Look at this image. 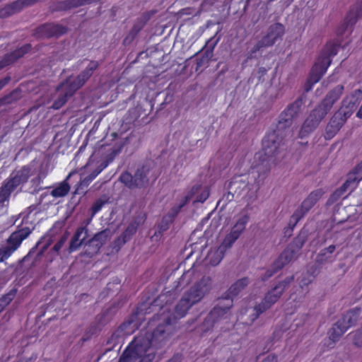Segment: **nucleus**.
<instances>
[{"mask_svg":"<svg viewBox=\"0 0 362 362\" xmlns=\"http://www.w3.org/2000/svg\"><path fill=\"white\" fill-rule=\"evenodd\" d=\"M212 288V279L207 276H202L183 293L182 298L175 305V313L173 315L165 316L161 315L153 316L148 322L147 327L142 329L140 332L151 334L156 332L159 327H162L165 337L160 343V348H161L169 337V334L167 332L168 327L175 323L178 319L184 317L194 305L202 301L211 292Z\"/></svg>","mask_w":362,"mask_h":362,"instance_id":"1","label":"nucleus"},{"mask_svg":"<svg viewBox=\"0 0 362 362\" xmlns=\"http://www.w3.org/2000/svg\"><path fill=\"white\" fill-rule=\"evenodd\" d=\"M164 337L162 327L151 334L139 332L124 350L118 362H153L156 351H151L150 348L160 349V343Z\"/></svg>","mask_w":362,"mask_h":362,"instance_id":"2","label":"nucleus"},{"mask_svg":"<svg viewBox=\"0 0 362 362\" xmlns=\"http://www.w3.org/2000/svg\"><path fill=\"white\" fill-rule=\"evenodd\" d=\"M344 90L343 85H337L327 93L322 101L313 110L303 122L298 134L300 139L307 137L319 125L322 119L340 98Z\"/></svg>","mask_w":362,"mask_h":362,"instance_id":"3","label":"nucleus"},{"mask_svg":"<svg viewBox=\"0 0 362 362\" xmlns=\"http://www.w3.org/2000/svg\"><path fill=\"white\" fill-rule=\"evenodd\" d=\"M160 174V171L154 160H146L144 165L136 168L134 175L128 171L122 173L119 176V181L130 189H144L150 182H154Z\"/></svg>","mask_w":362,"mask_h":362,"instance_id":"4","label":"nucleus"},{"mask_svg":"<svg viewBox=\"0 0 362 362\" xmlns=\"http://www.w3.org/2000/svg\"><path fill=\"white\" fill-rule=\"evenodd\" d=\"M340 46L341 42L335 40H329L325 44L310 70L309 83L313 85L322 78L330 66L332 58L337 54Z\"/></svg>","mask_w":362,"mask_h":362,"instance_id":"5","label":"nucleus"},{"mask_svg":"<svg viewBox=\"0 0 362 362\" xmlns=\"http://www.w3.org/2000/svg\"><path fill=\"white\" fill-rule=\"evenodd\" d=\"M34 228L33 222L29 220V216H23L21 223L16 226V230L6 239V245L0 247V262L8 259L20 247L22 242L31 234Z\"/></svg>","mask_w":362,"mask_h":362,"instance_id":"6","label":"nucleus"},{"mask_svg":"<svg viewBox=\"0 0 362 362\" xmlns=\"http://www.w3.org/2000/svg\"><path fill=\"white\" fill-rule=\"evenodd\" d=\"M294 276H288L279 282L274 288L269 290L264 296L262 302L254 307L255 313L252 314L251 321L253 322L258 317L270 308L281 298L284 291L293 281Z\"/></svg>","mask_w":362,"mask_h":362,"instance_id":"7","label":"nucleus"},{"mask_svg":"<svg viewBox=\"0 0 362 362\" xmlns=\"http://www.w3.org/2000/svg\"><path fill=\"white\" fill-rule=\"evenodd\" d=\"M30 169L23 168L22 169L12 173L9 177L5 180L0 187V206L8 203L11 193L13 192L18 186L25 183L30 177Z\"/></svg>","mask_w":362,"mask_h":362,"instance_id":"8","label":"nucleus"},{"mask_svg":"<svg viewBox=\"0 0 362 362\" xmlns=\"http://www.w3.org/2000/svg\"><path fill=\"white\" fill-rule=\"evenodd\" d=\"M361 308L358 307L349 310L329 330V339L332 341L331 348H333L340 337L356 324L361 315Z\"/></svg>","mask_w":362,"mask_h":362,"instance_id":"9","label":"nucleus"},{"mask_svg":"<svg viewBox=\"0 0 362 362\" xmlns=\"http://www.w3.org/2000/svg\"><path fill=\"white\" fill-rule=\"evenodd\" d=\"M285 133L279 129H274L268 132L262 139V151L266 158L277 156L286 145Z\"/></svg>","mask_w":362,"mask_h":362,"instance_id":"10","label":"nucleus"},{"mask_svg":"<svg viewBox=\"0 0 362 362\" xmlns=\"http://www.w3.org/2000/svg\"><path fill=\"white\" fill-rule=\"evenodd\" d=\"M285 28L284 25L280 23H275L271 25L267 30L266 35L262 37L256 45L250 50L247 54V59H251L255 57L257 52L264 48L273 46L275 42L281 39L284 34Z\"/></svg>","mask_w":362,"mask_h":362,"instance_id":"11","label":"nucleus"},{"mask_svg":"<svg viewBox=\"0 0 362 362\" xmlns=\"http://www.w3.org/2000/svg\"><path fill=\"white\" fill-rule=\"evenodd\" d=\"M324 193L325 192L322 188L317 189L311 192L303 201L300 206L293 212L290 218L288 224L291 230L293 229L298 221L315 205Z\"/></svg>","mask_w":362,"mask_h":362,"instance_id":"12","label":"nucleus"},{"mask_svg":"<svg viewBox=\"0 0 362 362\" xmlns=\"http://www.w3.org/2000/svg\"><path fill=\"white\" fill-rule=\"evenodd\" d=\"M303 105L301 98H297L294 102L289 104L286 109L279 115L278 124L275 129H279L285 133V129L290 127L293 123V119L299 112Z\"/></svg>","mask_w":362,"mask_h":362,"instance_id":"13","label":"nucleus"},{"mask_svg":"<svg viewBox=\"0 0 362 362\" xmlns=\"http://www.w3.org/2000/svg\"><path fill=\"white\" fill-rule=\"evenodd\" d=\"M249 221L250 216L248 214L246 213L240 216L231 228L230 233L224 238L221 243V248L224 247L225 250L230 249L245 231Z\"/></svg>","mask_w":362,"mask_h":362,"instance_id":"14","label":"nucleus"},{"mask_svg":"<svg viewBox=\"0 0 362 362\" xmlns=\"http://www.w3.org/2000/svg\"><path fill=\"white\" fill-rule=\"evenodd\" d=\"M296 251L291 245H288L273 262L270 269H268L262 276V281H266L274 274L281 270L285 265L288 264L294 257Z\"/></svg>","mask_w":362,"mask_h":362,"instance_id":"15","label":"nucleus"},{"mask_svg":"<svg viewBox=\"0 0 362 362\" xmlns=\"http://www.w3.org/2000/svg\"><path fill=\"white\" fill-rule=\"evenodd\" d=\"M108 237L107 230H102L97 233L94 236L84 243L81 257L92 258L99 252L102 246L106 243Z\"/></svg>","mask_w":362,"mask_h":362,"instance_id":"16","label":"nucleus"},{"mask_svg":"<svg viewBox=\"0 0 362 362\" xmlns=\"http://www.w3.org/2000/svg\"><path fill=\"white\" fill-rule=\"evenodd\" d=\"M100 62L95 60H90L88 64L76 77H69L66 80L74 87L75 90L80 89L93 75L98 69Z\"/></svg>","mask_w":362,"mask_h":362,"instance_id":"17","label":"nucleus"},{"mask_svg":"<svg viewBox=\"0 0 362 362\" xmlns=\"http://www.w3.org/2000/svg\"><path fill=\"white\" fill-rule=\"evenodd\" d=\"M362 16V0H358L347 13L344 22L336 30L337 36H341L345 33L349 27H352L356 24L358 19Z\"/></svg>","mask_w":362,"mask_h":362,"instance_id":"18","label":"nucleus"},{"mask_svg":"<svg viewBox=\"0 0 362 362\" xmlns=\"http://www.w3.org/2000/svg\"><path fill=\"white\" fill-rule=\"evenodd\" d=\"M362 180V162L358 164L354 170L348 174L346 181L337 188L331 195L333 200H337L342 197L347 189L354 184L358 183Z\"/></svg>","mask_w":362,"mask_h":362,"instance_id":"19","label":"nucleus"},{"mask_svg":"<svg viewBox=\"0 0 362 362\" xmlns=\"http://www.w3.org/2000/svg\"><path fill=\"white\" fill-rule=\"evenodd\" d=\"M67 31L66 27L57 23H45L38 26L34 32V35L38 38L58 37Z\"/></svg>","mask_w":362,"mask_h":362,"instance_id":"20","label":"nucleus"},{"mask_svg":"<svg viewBox=\"0 0 362 362\" xmlns=\"http://www.w3.org/2000/svg\"><path fill=\"white\" fill-rule=\"evenodd\" d=\"M77 90L74 89L69 81L65 80L62 82L57 88V91L61 93L59 94L57 99L52 103V107L54 110H59L63 107L68 100L74 95Z\"/></svg>","mask_w":362,"mask_h":362,"instance_id":"21","label":"nucleus"},{"mask_svg":"<svg viewBox=\"0 0 362 362\" xmlns=\"http://www.w3.org/2000/svg\"><path fill=\"white\" fill-rule=\"evenodd\" d=\"M233 302L230 300L226 301L221 297L218 299V304L209 312L205 319V322H210L212 323L221 319L232 308Z\"/></svg>","mask_w":362,"mask_h":362,"instance_id":"22","label":"nucleus"},{"mask_svg":"<svg viewBox=\"0 0 362 362\" xmlns=\"http://www.w3.org/2000/svg\"><path fill=\"white\" fill-rule=\"evenodd\" d=\"M268 160L264 159L257 160V163L255 165L252 164L250 170V174L252 175L255 182L258 186L264 181L270 170Z\"/></svg>","mask_w":362,"mask_h":362,"instance_id":"23","label":"nucleus"},{"mask_svg":"<svg viewBox=\"0 0 362 362\" xmlns=\"http://www.w3.org/2000/svg\"><path fill=\"white\" fill-rule=\"evenodd\" d=\"M249 284V279L243 277L237 280L230 288L223 294L222 299L226 301L228 300L233 301V298L237 296Z\"/></svg>","mask_w":362,"mask_h":362,"instance_id":"24","label":"nucleus"},{"mask_svg":"<svg viewBox=\"0 0 362 362\" xmlns=\"http://www.w3.org/2000/svg\"><path fill=\"white\" fill-rule=\"evenodd\" d=\"M148 19L149 16L147 14H144L141 17L138 18L132 29L124 39L123 43L124 45L131 43L143 29Z\"/></svg>","mask_w":362,"mask_h":362,"instance_id":"25","label":"nucleus"},{"mask_svg":"<svg viewBox=\"0 0 362 362\" xmlns=\"http://www.w3.org/2000/svg\"><path fill=\"white\" fill-rule=\"evenodd\" d=\"M345 122V119L341 116L334 115L329 122L325 129V138L330 139L340 130Z\"/></svg>","mask_w":362,"mask_h":362,"instance_id":"26","label":"nucleus"},{"mask_svg":"<svg viewBox=\"0 0 362 362\" xmlns=\"http://www.w3.org/2000/svg\"><path fill=\"white\" fill-rule=\"evenodd\" d=\"M83 233L86 234L87 230L83 227H78L70 240L69 247V253L76 251L81 245H84L86 235L81 238Z\"/></svg>","mask_w":362,"mask_h":362,"instance_id":"27","label":"nucleus"},{"mask_svg":"<svg viewBox=\"0 0 362 362\" xmlns=\"http://www.w3.org/2000/svg\"><path fill=\"white\" fill-rule=\"evenodd\" d=\"M220 37L216 38V35L209 38L205 43L204 47L202 48H206V50L204 53L202 59L197 62V66H201L202 65L203 61L206 59L207 61L212 57L214 50L218 43Z\"/></svg>","mask_w":362,"mask_h":362,"instance_id":"28","label":"nucleus"},{"mask_svg":"<svg viewBox=\"0 0 362 362\" xmlns=\"http://www.w3.org/2000/svg\"><path fill=\"white\" fill-rule=\"evenodd\" d=\"M247 186L246 182L240 179V176L233 177L228 183L230 193L240 194Z\"/></svg>","mask_w":362,"mask_h":362,"instance_id":"29","label":"nucleus"},{"mask_svg":"<svg viewBox=\"0 0 362 362\" xmlns=\"http://www.w3.org/2000/svg\"><path fill=\"white\" fill-rule=\"evenodd\" d=\"M69 177V175L67 176L66 179L62 181L55 187L51 191V195L55 198L63 197L66 196L69 192L70 191V186L67 182V179Z\"/></svg>","mask_w":362,"mask_h":362,"instance_id":"30","label":"nucleus"},{"mask_svg":"<svg viewBox=\"0 0 362 362\" xmlns=\"http://www.w3.org/2000/svg\"><path fill=\"white\" fill-rule=\"evenodd\" d=\"M123 146L122 144H103L101 146V150L107 153L105 158H115V157L121 151Z\"/></svg>","mask_w":362,"mask_h":362,"instance_id":"31","label":"nucleus"},{"mask_svg":"<svg viewBox=\"0 0 362 362\" xmlns=\"http://www.w3.org/2000/svg\"><path fill=\"white\" fill-rule=\"evenodd\" d=\"M192 196L193 193H189L188 194L185 196L180 200V202L178 204L174 206L167 214L175 221V218L177 217V216L180 212L182 209L190 201Z\"/></svg>","mask_w":362,"mask_h":362,"instance_id":"32","label":"nucleus"},{"mask_svg":"<svg viewBox=\"0 0 362 362\" xmlns=\"http://www.w3.org/2000/svg\"><path fill=\"white\" fill-rule=\"evenodd\" d=\"M20 90L14 89L9 93L0 98V107L17 102L20 99Z\"/></svg>","mask_w":362,"mask_h":362,"instance_id":"33","label":"nucleus"},{"mask_svg":"<svg viewBox=\"0 0 362 362\" xmlns=\"http://www.w3.org/2000/svg\"><path fill=\"white\" fill-rule=\"evenodd\" d=\"M40 0H16L11 3L13 13H19L23 8L30 6Z\"/></svg>","mask_w":362,"mask_h":362,"instance_id":"34","label":"nucleus"},{"mask_svg":"<svg viewBox=\"0 0 362 362\" xmlns=\"http://www.w3.org/2000/svg\"><path fill=\"white\" fill-rule=\"evenodd\" d=\"M113 160H103V162L101 163L94 170H93L84 180V181H87L88 182L93 180L110 163V162Z\"/></svg>","mask_w":362,"mask_h":362,"instance_id":"35","label":"nucleus"},{"mask_svg":"<svg viewBox=\"0 0 362 362\" xmlns=\"http://www.w3.org/2000/svg\"><path fill=\"white\" fill-rule=\"evenodd\" d=\"M113 160H103V162L101 163L94 170H93L84 180V181H87L88 182L93 180L110 163V162Z\"/></svg>","mask_w":362,"mask_h":362,"instance_id":"36","label":"nucleus"},{"mask_svg":"<svg viewBox=\"0 0 362 362\" xmlns=\"http://www.w3.org/2000/svg\"><path fill=\"white\" fill-rule=\"evenodd\" d=\"M113 160H103V162L101 163L94 170H93L84 180V181H87L88 182L93 180L110 163V162Z\"/></svg>","mask_w":362,"mask_h":362,"instance_id":"37","label":"nucleus"},{"mask_svg":"<svg viewBox=\"0 0 362 362\" xmlns=\"http://www.w3.org/2000/svg\"><path fill=\"white\" fill-rule=\"evenodd\" d=\"M109 199L104 196L96 199L90 207V214L92 216H94L98 214L103 207V206L108 202Z\"/></svg>","mask_w":362,"mask_h":362,"instance_id":"38","label":"nucleus"},{"mask_svg":"<svg viewBox=\"0 0 362 362\" xmlns=\"http://www.w3.org/2000/svg\"><path fill=\"white\" fill-rule=\"evenodd\" d=\"M174 220L168 214H165L162 218L160 223L158 224V230L159 232H165L166 231L170 226L173 223Z\"/></svg>","mask_w":362,"mask_h":362,"instance_id":"39","label":"nucleus"},{"mask_svg":"<svg viewBox=\"0 0 362 362\" xmlns=\"http://www.w3.org/2000/svg\"><path fill=\"white\" fill-rule=\"evenodd\" d=\"M226 250L224 247H221V246L214 253L213 256L210 257L209 262L213 266H216L219 264L223 257V252Z\"/></svg>","mask_w":362,"mask_h":362,"instance_id":"40","label":"nucleus"},{"mask_svg":"<svg viewBox=\"0 0 362 362\" xmlns=\"http://www.w3.org/2000/svg\"><path fill=\"white\" fill-rule=\"evenodd\" d=\"M137 227L133 224H129L127 228L120 235L127 241H129L132 237L136 233Z\"/></svg>","mask_w":362,"mask_h":362,"instance_id":"41","label":"nucleus"},{"mask_svg":"<svg viewBox=\"0 0 362 362\" xmlns=\"http://www.w3.org/2000/svg\"><path fill=\"white\" fill-rule=\"evenodd\" d=\"M194 270L189 269L185 272L181 277L179 279L178 284L179 286H185V284H188L191 281V277L194 275Z\"/></svg>","mask_w":362,"mask_h":362,"instance_id":"42","label":"nucleus"},{"mask_svg":"<svg viewBox=\"0 0 362 362\" xmlns=\"http://www.w3.org/2000/svg\"><path fill=\"white\" fill-rule=\"evenodd\" d=\"M71 6L69 0L57 2L52 8V11H66L70 10Z\"/></svg>","mask_w":362,"mask_h":362,"instance_id":"43","label":"nucleus"},{"mask_svg":"<svg viewBox=\"0 0 362 362\" xmlns=\"http://www.w3.org/2000/svg\"><path fill=\"white\" fill-rule=\"evenodd\" d=\"M136 317L137 314H134L132 316H130V317L127 321H125L121 325L120 328L122 329H124L127 326L132 325V328L139 329V324L137 322H135L134 320V319L136 318Z\"/></svg>","mask_w":362,"mask_h":362,"instance_id":"44","label":"nucleus"},{"mask_svg":"<svg viewBox=\"0 0 362 362\" xmlns=\"http://www.w3.org/2000/svg\"><path fill=\"white\" fill-rule=\"evenodd\" d=\"M16 296V291H11L0 298V303L5 308L10 304Z\"/></svg>","mask_w":362,"mask_h":362,"instance_id":"45","label":"nucleus"},{"mask_svg":"<svg viewBox=\"0 0 362 362\" xmlns=\"http://www.w3.org/2000/svg\"><path fill=\"white\" fill-rule=\"evenodd\" d=\"M13 11L10 4L0 8V18H5L13 15Z\"/></svg>","mask_w":362,"mask_h":362,"instance_id":"46","label":"nucleus"},{"mask_svg":"<svg viewBox=\"0 0 362 362\" xmlns=\"http://www.w3.org/2000/svg\"><path fill=\"white\" fill-rule=\"evenodd\" d=\"M15 62L16 60H14V58L11 56V52L6 54L0 61V69H3L4 67L14 63Z\"/></svg>","mask_w":362,"mask_h":362,"instance_id":"47","label":"nucleus"},{"mask_svg":"<svg viewBox=\"0 0 362 362\" xmlns=\"http://www.w3.org/2000/svg\"><path fill=\"white\" fill-rule=\"evenodd\" d=\"M95 1V0H69L71 8H75L86 4H89Z\"/></svg>","mask_w":362,"mask_h":362,"instance_id":"48","label":"nucleus"},{"mask_svg":"<svg viewBox=\"0 0 362 362\" xmlns=\"http://www.w3.org/2000/svg\"><path fill=\"white\" fill-rule=\"evenodd\" d=\"M127 242V241L125 239H124L121 235H119L117 239H115L113 241L112 247L113 250L119 251Z\"/></svg>","mask_w":362,"mask_h":362,"instance_id":"49","label":"nucleus"},{"mask_svg":"<svg viewBox=\"0 0 362 362\" xmlns=\"http://www.w3.org/2000/svg\"><path fill=\"white\" fill-rule=\"evenodd\" d=\"M354 344L357 346H362V329L357 330L354 334Z\"/></svg>","mask_w":362,"mask_h":362,"instance_id":"50","label":"nucleus"},{"mask_svg":"<svg viewBox=\"0 0 362 362\" xmlns=\"http://www.w3.org/2000/svg\"><path fill=\"white\" fill-rule=\"evenodd\" d=\"M335 249H336L335 245H331L329 247L322 250L318 255V257L320 258V260H322L323 259L322 257L325 256L327 252H328L329 254H332L334 252Z\"/></svg>","mask_w":362,"mask_h":362,"instance_id":"51","label":"nucleus"},{"mask_svg":"<svg viewBox=\"0 0 362 362\" xmlns=\"http://www.w3.org/2000/svg\"><path fill=\"white\" fill-rule=\"evenodd\" d=\"M66 242V238L62 237L54 245L52 250L55 252H59Z\"/></svg>","mask_w":362,"mask_h":362,"instance_id":"52","label":"nucleus"},{"mask_svg":"<svg viewBox=\"0 0 362 362\" xmlns=\"http://www.w3.org/2000/svg\"><path fill=\"white\" fill-rule=\"evenodd\" d=\"M46 239L45 237H41L40 240L37 242L35 245L29 251L28 254L24 257L23 260H25V259L32 253L35 252V250H37L42 244L44 243V240Z\"/></svg>","mask_w":362,"mask_h":362,"instance_id":"53","label":"nucleus"},{"mask_svg":"<svg viewBox=\"0 0 362 362\" xmlns=\"http://www.w3.org/2000/svg\"><path fill=\"white\" fill-rule=\"evenodd\" d=\"M50 244H51V242L49 240H48L46 243H45L43 244V245L40 247V249L38 250V252L37 253V257L41 256L47 250V248L49 247Z\"/></svg>","mask_w":362,"mask_h":362,"instance_id":"54","label":"nucleus"},{"mask_svg":"<svg viewBox=\"0 0 362 362\" xmlns=\"http://www.w3.org/2000/svg\"><path fill=\"white\" fill-rule=\"evenodd\" d=\"M11 54L16 61L24 56L19 48L16 49Z\"/></svg>","mask_w":362,"mask_h":362,"instance_id":"55","label":"nucleus"},{"mask_svg":"<svg viewBox=\"0 0 362 362\" xmlns=\"http://www.w3.org/2000/svg\"><path fill=\"white\" fill-rule=\"evenodd\" d=\"M64 146L59 145L57 147V148L56 149V151H54L52 156H54L55 158H58L60 156V154H62V156H64Z\"/></svg>","mask_w":362,"mask_h":362,"instance_id":"56","label":"nucleus"},{"mask_svg":"<svg viewBox=\"0 0 362 362\" xmlns=\"http://www.w3.org/2000/svg\"><path fill=\"white\" fill-rule=\"evenodd\" d=\"M18 48L20 49V50L21 51L23 54L25 55V54H27L28 52H29L31 50L32 46L30 44L28 43V44H25V45H22L21 47H20Z\"/></svg>","mask_w":362,"mask_h":362,"instance_id":"57","label":"nucleus"},{"mask_svg":"<svg viewBox=\"0 0 362 362\" xmlns=\"http://www.w3.org/2000/svg\"><path fill=\"white\" fill-rule=\"evenodd\" d=\"M11 81V77L9 76H7L4 77V78L0 79V90L6 86L9 81Z\"/></svg>","mask_w":362,"mask_h":362,"instance_id":"58","label":"nucleus"},{"mask_svg":"<svg viewBox=\"0 0 362 362\" xmlns=\"http://www.w3.org/2000/svg\"><path fill=\"white\" fill-rule=\"evenodd\" d=\"M262 362H277V356L275 354L268 355Z\"/></svg>","mask_w":362,"mask_h":362,"instance_id":"59","label":"nucleus"},{"mask_svg":"<svg viewBox=\"0 0 362 362\" xmlns=\"http://www.w3.org/2000/svg\"><path fill=\"white\" fill-rule=\"evenodd\" d=\"M166 362H181V356L178 354L174 355L172 358Z\"/></svg>","mask_w":362,"mask_h":362,"instance_id":"60","label":"nucleus"},{"mask_svg":"<svg viewBox=\"0 0 362 362\" xmlns=\"http://www.w3.org/2000/svg\"><path fill=\"white\" fill-rule=\"evenodd\" d=\"M208 194H202L200 196L197 197L196 199V202H204L208 197Z\"/></svg>","mask_w":362,"mask_h":362,"instance_id":"61","label":"nucleus"},{"mask_svg":"<svg viewBox=\"0 0 362 362\" xmlns=\"http://www.w3.org/2000/svg\"><path fill=\"white\" fill-rule=\"evenodd\" d=\"M267 72V69L265 67H259L258 69V74H259V78L264 76Z\"/></svg>","mask_w":362,"mask_h":362,"instance_id":"62","label":"nucleus"},{"mask_svg":"<svg viewBox=\"0 0 362 362\" xmlns=\"http://www.w3.org/2000/svg\"><path fill=\"white\" fill-rule=\"evenodd\" d=\"M351 98L352 100H354V101L350 100L349 102V105H347V107H354L356 105V101L355 98H354V95H351Z\"/></svg>","mask_w":362,"mask_h":362,"instance_id":"63","label":"nucleus"},{"mask_svg":"<svg viewBox=\"0 0 362 362\" xmlns=\"http://www.w3.org/2000/svg\"><path fill=\"white\" fill-rule=\"evenodd\" d=\"M356 117H357L358 118H360V119H361V118H362V103H361V107H359L358 110L357 111V112H356Z\"/></svg>","mask_w":362,"mask_h":362,"instance_id":"64","label":"nucleus"}]
</instances>
